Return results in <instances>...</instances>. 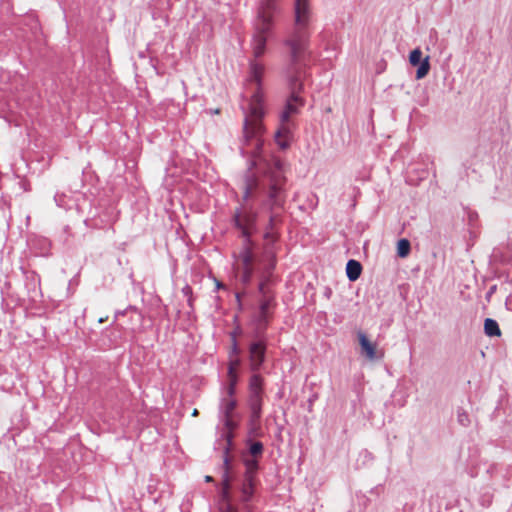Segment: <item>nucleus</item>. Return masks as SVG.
<instances>
[{
	"label": "nucleus",
	"instance_id": "nucleus-1",
	"mask_svg": "<svg viewBox=\"0 0 512 512\" xmlns=\"http://www.w3.org/2000/svg\"><path fill=\"white\" fill-rule=\"evenodd\" d=\"M278 12L275 0H262L258 8V16L254 23L252 38V50L255 58H260L266 50L268 36L272 30L274 17ZM294 26L284 40V45L289 49V61L285 74L288 81L290 96L280 114V122L288 123L290 117L299 112L305 101L300 97L303 89L304 67L302 61L308 52L310 44L311 9L309 0H295L294 2Z\"/></svg>",
	"mask_w": 512,
	"mask_h": 512
},
{
	"label": "nucleus",
	"instance_id": "nucleus-2",
	"mask_svg": "<svg viewBox=\"0 0 512 512\" xmlns=\"http://www.w3.org/2000/svg\"><path fill=\"white\" fill-rule=\"evenodd\" d=\"M285 185L284 163L281 159L274 157L267 164V170L262 179L246 178L243 202L234 215L235 224H252L255 220L252 202L266 209L280 208L286 198Z\"/></svg>",
	"mask_w": 512,
	"mask_h": 512
},
{
	"label": "nucleus",
	"instance_id": "nucleus-3",
	"mask_svg": "<svg viewBox=\"0 0 512 512\" xmlns=\"http://www.w3.org/2000/svg\"><path fill=\"white\" fill-rule=\"evenodd\" d=\"M264 73V66L256 61L250 62L249 79L256 88L247 106L242 105L244 113L243 122V145L251 148V155L256 160L261 157L264 140L265 127L262 123L264 117L263 95L260 91L261 80Z\"/></svg>",
	"mask_w": 512,
	"mask_h": 512
},
{
	"label": "nucleus",
	"instance_id": "nucleus-4",
	"mask_svg": "<svg viewBox=\"0 0 512 512\" xmlns=\"http://www.w3.org/2000/svg\"><path fill=\"white\" fill-rule=\"evenodd\" d=\"M429 56L422 59V51L416 48L410 52L409 62L412 66H418L416 70V79L420 80L427 76L430 70Z\"/></svg>",
	"mask_w": 512,
	"mask_h": 512
},
{
	"label": "nucleus",
	"instance_id": "nucleus-5",
	"mask_svg": "<svg viewBox=\"0 0 512 512\" xmlns=\"http://www.w3.org/2000/svg\"><path fill=\"white\" fill-rule=\"evenodd\" d=\"M291 130L287 123H281V127L275 133V141L281 149H287L290 146Z\"/></svg>",
	"mask_w": 512,
	"mask_h": 512
},
{
	"label": "nucleus",
	"instance_id": "nucleus-6",
	"mask_svg": "<svg viewBox=\"0 0 512 512\" xmlns=\"http://www.w3.org/2000/svg\"><path fill=\"white\" fill-rule=\"evenodd\" d=\"M359 343L362 351L365 353L366 357L373 361L376 359V346L367 338V336L360 332L358 334Z\"/></svg>",
	"mask_w": 512,
	"mask_h": 512
},
{
	"label": "nucleus",
	"instance_id": "nucleus-7",
	"mask_svg": "<svg viewBox=\"0 0 512 512\" xmlns=\"http://www.w3.org/2000/svg\"><path fill=\"white\" fill-rule=\"evenodd\" d=\"M265 348L260 343H254L250 347V361L253 368L261 365L264 359Z\"/></svg>",
	"mask_w": 512,
	"mask_h": 512
},
{
	"label": "nucleus",
	"instance_id": "nucleus-8",
	"mask_svg": "<svg viewBox=\"0 0 512 512\" xmlns=\"http://www.w3.org/2000/svg\"><path fill=\"white\" fill-rule=\"evenodd\" d=\"M239 365V358H231L229 361V367H228V377H229V388L228 393L229 395H232L234 392L235 385L237 383V373L236 369Z\"/></svg>",
	"mask_w": 512,
	"mask_h": 512
},
{
	"label": "nucleus",
	"instance_id": "nucleus-9",
	"mask_svg": "<svg viewBox=\"0 0 512 512\" xmlns=\"http://www.w3.org/2000/svg\"><path fill=\"white\" fill-rule=\"evenodd\" d=\"M362 272V266L357 260H349L346 264V276L350 281H356Z\"/></svg>",
	"mask_w": 512,
	"mask_h": 512
},
{
	"label": "nucleus",
	"instance_id": "nucleus-10",
	"mask_svg": "<svg viewBox=\"0 0 512 512\" xmlns=\"http://www.w3.org/2000/svg\"><path fill=\"white\" fill-rule=\"evenodd\" d=\"M484 331L486 333V335L492 337V336H496V337H499L501 336V330L499 328V325L498 323L491 319V318H487L484 322Z\"/></svg>",
	"mask_w": 512,
	"mask_h": 512
},
{
	"label": "nucleus",
	"instance_id": "nucleus-11",
	"mask_svg": "<svg viewBox=\"0 0 512 512\" xmlns=\"http://www.w3.org/2000/svg\"><path fill=\"white\" fill-rule=\"evenodd\" d=\"M410 252V243L407 239H400L397 242V254L401 258L408 256Z\"/></svg>",
	"mask_w": 512,
	"mask_h": 512
},
{
	"label": "nucleus",
	"instance_id": "nucleus-12",
	"mask_svg": "<svg viewBox=\"0 0 512 512\" xmlns=\"http://www.w3.org/2000/svg\"><path fill=\"white\" fill-rule=\"evenodd\" d=\"M463 221L467 220L469 224L478 220V213L469 208H462Z\"/></svg>",
	"mask_w": 512,
	"mask_h": 512
},
{
	"label": "nucleus",
	"instance_id": "nucleus-13",
	"mask_svg": "<svg viewBox=\"0 0 512 512\" xmlns=\"http://www.w3.org/2000/svg\"><path fill=\"white\" fill-rule=\"evenodd\" d=\"M238 258L242 261L244 265H248L251 262L252 256L248 249H243L240 253Z\"/></svg>",
	"mask_w": 512,
	"mask_h": 512
},
{
	"label": "nucleus",
	"instance_id": "nucleus-14",
	"mask_svg": "<svg viewBox=\"0 0 512 512\" xmlns=\"http://www.w3.org/2000/svg\"><path fill=\"white\" fill-rule=\"evenodd\" d=\"M262 382L261 379L257 376H254L250 380V388L254 393H257L261 388Z\"/></svg>",
	"mask_w": 512,
	"mask_h": 512
},
{
	"label": "nucleus",
	"instance_id": "nucleus-15",
	"mask_svg": "<svg viewBox=\"0 0 512 512\" xmlns=\"http://www.w3.org/2000/svg\"><path fill=\"white\" fill-rule=\"evenodd\" d=\"M262 451V444L259 443V442H255L253 443L251 446H250V452L253 454V455H257L259 453H261Z\"/></svg>",
	"mask_w": 512,
	"mask_h": 512
},
{
	"label": "nucleus",
	"instance_id": "nucleus-16",
	"mask_svg": "<svg viewBox=\"0 0 512 512\" xmlns=\"http://www.w3.org/2000/svg\"><path fill=\"white\" fill-rule=\"evenodd\" d=\"M54 200L58 206L62 207L64 205L65 195L56 194Z\"/></svg>",
	"mask_w": 512,
	"mask_h": 512
},
{
	"label": "nucleus",
	"instance_id": "nucleus-17",
	"mask_svg": "<svg viewBox=\"0 0 512 512\" xmlns=\"http://www.w3.org/2000/svg\"><path fill=\"white\" fill-rule=\"evenodd\" d=\"M237 354H238V349H237L236 342L234 341L233 345H232V348H231V352H230V359L231 358H233V359L234 358H238Z\"/></svg>",
	"mask_w": 512,
	"mask_h": 512
},
{
	"label": "nucleus",
	"instance_id": "nucleus-18",
	"mask_svg": "<svg viewBox=\"0 0 512 512\" xmlns=\"http://www.w3.org/2000/svg\"><path fill=\"white\" fill-rule=\"evenodd\" d=\"M234 405H235L234 400H232V399L227 400L226 403H225L226 411L228 412L229 410H232Z\"/></svg>",
	"mask_w": 512,
	"mask_h": 512
},
{
	"label": "nucleus",
	"instance_id": "nucleus-19",
	"mask_svg": "<svg viewBox=\"0 0 512 512\" xmlns=\"http://www.w3.org/2000/svg\"><path fill=\"white\" fill-rule=\"evenodd\" d=\"M224 487H225V489L228 488V476H227V474L224 475Z\"/></svg>",
	"mask_w": 512,
	"mask_h": 512
},
{
	"label": "nucleus",
	"instance_id": "nucleus-20",
	"mask_svg": "<svg viewBox=\"0 0 512 512\" xmlns=\"http://www.w3.org/2000/svg\"><path fill=\"white\" fill-rule=\"evenodd\" d=\"M245 494L247 495V497H249L251 494H252V489L251 487H249L248 489H245L244 490Z\"/></svg>",
	"mask_w": 512,
	"mask_h": 512
},
{
	"label": "nucleus",
	"instance_id": "nucleus-21",
	"mask_svg": "<svg viewBox=\"0 0 512 512\" xmlns=\"http://www.w3.org/2000/svg\"><path fill=\"white\" fill-rule=\"evenodd\" d=\"M428 175V172L426 170L422 171L421 179L425 178Z\"/></svg>",
	"mask_w": 512,
	"mask_h": 512
},
{
	"label": "nucleus",
	"instance_id": "nucleus-22",
	"mask_svg": "<svg viewBox=\"0 0 512 512\" xmlns=\"http://www.w3.org/2000/svg\"><path fill=\"white\" fill-rule=\"evenodd\" d=\"M250 274L247 272L244 276V281H248Z\"/></svg>",
	"mask_w": 512,
	"mask_h": 512
},
{
	"label": "nucleus",
	"instance_id": "nucleus-23",
	"mask_svg": "<svg viewBox=\"0 0 512 512\" xmlns=\"http://www.w3.org/2000/svg\"><path fill=\"white\" fill-rule=\"evenodd\" d=\"M205 481H206V482H210V481H212V477H211V476H206V477H205Z\"/></svg>",
	"mask_w": 512,
	"mask_h": 512
},
{
	"label": "nucleus",
	"instance_id": "nucleus-24",
	"mask_svg": "<svg viewBox=\"0 0 512 512\" xmlns=\"http://www.w3.org/2000/svg\"><path fill=\"white\" fill-rule=\"evenodd\" d=\"M273 222H274L273 216H270L269 224H273Z\"/></svg>",
	"mask_w": 512,
	"mask_h": 512
},
{
	"label": "nucleus",
	"instance_id": "nucleus-25",
	"mask_svg": "<svg viewBox=\"0 0 512 512\" xmlns=\"http://www.w3.org/2000/svg\"><path fill=\"white\" fill-rule=\"evenodd\" d=\"M215 285H216L217 288L221 287L220 283L217 280H215Z\"/></svg>",
	"mask_w": 512,
	"mask_h": 512
},
{
	"label": "nucleus",
	"instance_id": "nucleus-26",
	"mask_svg": "<svg viewBox=\"0 0 512 512\" xmlns=\"http://www.w3.org/2000/svg\"><path fill=\"white\" fill-rule=\"evenodd\" d=\"M192 415H193V416H196V415H197V410H196V409H194V410H193Z\"/></svg>",
	"mask_w": 512,
	"mask_h": 512
},
{
	"label": "nucleus",
	"instance_id": "nucleus-27",
	"mask_svg": "<svg viewBox=\"0 0 512 512\" xmlns=\"http://www.w3.org/2000/svg\"><path fill=\"white\" fill-rule=\"evenodd\" d=\"M224 464H225L226 466L228 465V460H227V459H225V460H224Z\"/></svg>",
	"mask_w": 512,
	"mask_h": 512
}]
</instances>
